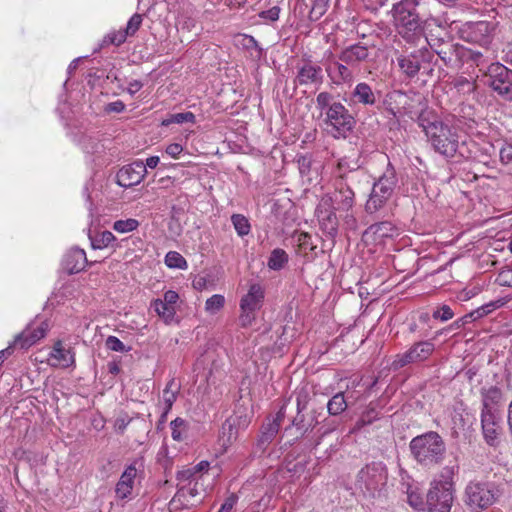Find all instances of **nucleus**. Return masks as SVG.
Here are the masks:
<instances>
[{"label":"nucleus","mask_w":512,"mask_h":512,"mask_svg":"<svg viewBox=\"0 0 512 512\" xmlns=\"http://www.w3.org/2000/svg\"><path fill=\"white\" fill-rule=\"evenodd\" d=\"M364 173L356 162L347 158L338 161L333 172L334 191L329 197L335 210L349 212L355 203L354 186L360 182Z\"/></svg>","instance_id":"nucleus-1"},{"label":"nucleus","mask_w":512,"mask_h":512,"mask_svg":"<svg viewBox=\"0 0 512 512\" xmlns=\"http://www.w3.org/2000/svg\"><path fill=\"white\" fill-rule=\"evenodd\" d=\"M316 108L320 111V117L326 131L334 138H345L352 131L355 120L349 110L335 96L322 91L316 96Z\"/></svg>","instance_id":"nucleus-2"},{"label":"nucleus","mask_w":512,"mask_h":512,"mask_svg":"<svg viewBox=\"0 0 512 512\" xmlns=\"http://www.w3.org/2000/svg\"><path fill=\"white\" fill-rule=\"evenodd\" d=\"M418 124L437 153L445 157L455 156L459 146L456 130L436 118L430 120L424 114L419 116Z\"/></svg>","instance_id":"nucleus-3"},{"label":"nucleus","mask_w":512,"mask_h":512,"mask_svg":"<svg viewBox=\"0 0 512 512\" xmlns=\"http://www.w3.org/2000/svg\"><path fill=\"white\" fill-rule=\"evenodd\" d=\"M425 0H401L392 7L394 23L399 35L407 42H415L422 35V27L416 7Z\"/></svg>","instance_id":"nucleus-4"},{"label":"nucleus","mask_w":512,"mask_h":512,"mask_svg":"<svg viewBox=\"0 0 512 512\" xmlns=\"http://www.w3.org/2000/svg\"><path fill=\"white\" fill-rule=\"evenodd\" d=\"M409 448L417 463L425 467L440 464L446 452L442 437L433 431L414 437Z\"/></svg>","instance_id":"nucleus-5"},{"label":"nucleus","mask_w":512,"mask_h":512,"mask_svg":"<svg viewBox=\"0 0 512 512\" xmlns=\"http://www.w3.org/2000/svg\"><path fill=\"white\" fill-rule=\"evenodd\" d=\"M398 185V177L394 167L388 163L385 171L374 182L369 199L365 204L366 212L372 214L385 206Z\"/></svg>","instance_id":"nucleus-6"},{"label":"nucleus","mask_w":512,"mask_h":512,"mask_svg":"<svg viewBox=\"0 0 512 512\" xmlns=\"http://www.w3.org/2000/svg\"><path fill=\"white\" fill-rule=\"evenodd\" d=\"M252 411L249 407L239 405L233 415L222 424L219 432L218 444L223 452L226 451L238 438L240 432L246 430L251 423Z\"/></svg>","instance_id":"nucleus-7"},{"label":"nucleus","mask_w":512,"mask_h":512,"mask_svg":"<svg viewBox=\"0 0 512 512\" xmlns=\"http://www.w3.org/2000/svg\"><path fill=\"white\" fill-rule=\"evenodd\" d=\"M426 42L445 66L451 69H459L460 49L462 45L455 43L444 30L440 29L438 34L433 32L429 33L426 36Z\"/></svg>","instance_id":"nucleus-8"},{"label":"nucleus","mask_w":512,"mask_h":512,"mask_svg":"<svg viewBox=\"0 0 512 512\" xmlns=\"http://www.w3.org/2000/svg\"><path fill=\"white\" fill-rule=\"evenodd\" d=\"M487 85L506 102H512V70L499 62L491 63L486 72Z\"/></svg>","instance_id":"nucleus-9"},{"label":"nucleus","mask_w":512,"mask_h":512,"mask_svg":"<svg viewBox=\"0 0 512 512\" xmlns=\"http://www.w3.org/2000/svg\"><path fill=\"white\" fill-rule=\"evenodd\" d=\"M387 481V469L381 462H372L363 467L357 476L356 485L369 496H374L385 486Z\"/></svg>","instance_id":"nucleus-10"},{"label":"nucleus","mask_w":512,"mask_h":512,"mask_svg":"<svg viewBox=\"0 0 512 512\" xmlns=\"http://www.w3.org/2000/svg\"><path fill=\"white\" fill-rule=\"evenodd\" d=\"M496 489L488 482H470L465 488V504L473 511L480 512L496 500Z\"/></svg>","instance_id":"nucleus-11"},{"label":"nucleus","mask_w":512,"mask_h":512,"mask_svg":"<svg viewBox=\"0 0 512 512\" xmlns=\"http://www.w3.org/2000/svg\"><path fill=\"white\" fill-rule=\"evenodd\" d=\"M454 500L453 482L433 481L426 496L428 512H450Z\"/></svg>","instance_id":"nucleus-12"},{"label":"nucleus","mask_w":512,"mask_h":512,"mask_svg":"<svg viewBox=\"0 0 512 512\" xmlns=\"http://www.w3.org/2000/svg\"><path fill=\"white\" fill-rule=\"evenodd\" d=\"M435 346L431 341L414 343L406 352L397 354L391 364L394 370L401 369L408 364L423 362L434 352Z\"/></svg>","instance_id":"nucleus-13"},{"label":"nucleus","mask_w":512,"mask_h":512,"mask_svg":"<svg viewBox=\"0 0 512 512\" xmlns=\"http://www.w3.org/2000/svg\"><path fill=\"white\" fill-rule=\"evenodd\" d=\"M496 24L489 21H478L468 25L466 40L478 44L483 50L489 52L495 34Z\"/></svg>","instance_id":"nucleus-14"},{"label":"nucleus","mask_w":512,"mask_h":512,"mask_svg":"<svg viewBox=\"0 0 512 512\" xmlns=\"http://www.w3.org/2000/svg\"><path fill=\"white\" fill-rule=\"evenodd\" d=\"M481 428L486 444L493 448L498 447L503 435L501 416L494 414H481Z\"/></svg>","instance_id":"nucleus-15"},{"label":"nucleus","mask_w":512,"mask_h":512,"mask_svg":"<svg viewBox=\"0 0 512 512\" xmlns=\"http://www.w3.org/2000/svg\"><path fill=\"white\" fill-rule=\"evenodd\" d=\"M325 71L332 84L340 86L352 84L355 75L350 65L337 59L331 58L325 63Z\"/></svg>","instance_id":"nucleus-16"},{"label":"nucleus","mask_w":512,"mask_h":512,"mask_svg":"<svg viewBox=\"0 0 512 512\" xmlns=\"http://www.w3.org/2000/svg\"><path fill=\"white\" fill-rule=\"evenodd\" d=\"M147 174L146 166L141 160L123 166L116 175L117 184L121 187H132L139 184Z\"/></svg>","instance_id":"nucleus-17"},{"label":"nucleus","mask_w":512,"mask_h":512,"mask_svg":"<svg viewBox=\"0 0 512 512\" xmlns=\"http://www.w3.org/2000/svg\"><path fill=\"white\" fill-rule=\"evenodd\" d=\"M398 235V229L390 221H382L370 225L363 233V238L366 242H371L375 245L385 244L387 239H391Z\"/></svg>","instance_id":"nucleus-18"},{"label":"nucleus","mask_w":512,"mask_h":512,"mask_svg":"<svg viewBox=\"0 0 512 512\" xmlns=\"http://www.w3.org/2000/svg\"><path fill=\"white\" fill-rule=\"evenodd\" d=\"M294 83L299 86H320L323 83L321 66L314 64L312 61L304 62L297 68Z\"/></svg>","instance_id":"nucleus-19"},{"label":"nucleus","mask_w":512,"mask_h":512,"mask_svg":"<svg viewBox=\"0 0 512 512\" xmlns=\"http://www.w3.org/2000/svg\"><path fill=\"white\" fill-rule=\"evenodd\" d=\"M285 418V406H282L275 417L263 424L257 441V447L264 451L274 440L279 432L281 424Z\"/></svg>","instance_id":"nucleus-20"},{"label":"nucleus","mask_w":512,"mask_h":512,"mask_svg":"<svg viewBox=\"0 0 512 512\" xmlns=\"http://www.w3.org/2000/svg\"><path fill=\"white\" fill-rule=\"evenodd\" d=\"M48 329L49 325L45 321H42L37 326H35V324H30L24 331L16 336L13 345L15 347H20L21 349H27L40 339L44 338Z\"/></svg>","instance_id":"nucleus-21"},{"label":"nucleus","mask_w":512,"mask_h":512,"mask_svg":"<svg viewBox=\"0 0 512 512\" xmlns=\"http://www.w3.org/2000/svg\"><path fill=\"white\" fill-rule=\"evenodd\" d=\"M480 395L482 400L481 414L500 415L499 406L503 398L501 389L496 386L483 387L480 390Z\"/></svg>","instance_id":"nucleus-22"},{"label":"nucleus","mask_w":512,"mask_h":512,"mask_svg":"<svg viewBox=\"0 0 512 512\" xmlns=\"http://www.w3.org/2000/svg\"><path fill=\"white\" fill-rule=\"evenodd\" d=\"M53 367L68 368L75 364V353L71 347H65L61 341H57L48 358Z\"/></svg>","instance_id":"nucleus-23"},{"label":"nucleus","mask_w":512,"mask_h":512,"mask_svg":"<svg viewBox=\"0 0 512 512\" xmlns=\"http://www.w3.org/2000/svg\"><path fill=\"white\" fill-rule=\"evenodd\" d=\"M137 464H142V460L133 461L122 473L115 489L118 498L125 499L131 494L137 476Z\"/></svg>","instance_id":"nucleus-24"},{"label":"nucleus","mask_w":512,"mask_h":512,"mask_svg":"<svg viewBox=\"0 0 512 512\" xmlns=\"http://www.w3.org/2000/svg\"><path fill=\"white\" fill-rule=\"evenodd\" d=\"M368 57V47L361 43L350 45L342 49L339 53V60L350 65L353 69L360 63L366 61Z\"/></svg>","instance_id":"nucleus-25"},{"label":"nucleus","mask_w":512,"mask_h":512,"mask_svg":"<svg viewBox=\"0 0 512 512\" xmlns=\"http://www.w3.org/2000/svg\"><path fill=\"white\" fill-rule=\"evenodd\" d=\"M377 92L366 82H359L350 93V100L354 104L372 107L377 103Z\"/></svg>","instance_id":"nucleus-26"},{"label":"nucleus","mask_w":512,"mask_h":512,"mask_svg":"<svg viewBox=\"0 0 512 512\" xmlns=\"http://www.w3.org/2000/svg\"><path fill=\"white\" fill-rule=\"evenodd\" d=\"M87 263L85 251L80 248H72L65 254L62 266L69 274H74L82 271Z\"/></svg>","instance_id":"nucleus-27"},{"label":"nucleus","mask_w":512,"mask_h":512,"mask_svg":"<svg viewBox=\"0 0 512 512\" xmlns=\"http://www.w3.org/2000/svg\"><path fill=\"white\" fill-rule=\"evenodd\" d=\"M316 215H317L321 230L326 235H328L332 238L335 237L337 235V231H338V219H337L334 207L332 209L323 208V205L321 204L316 209Z\"/></svg>","instance_id":"nucleus-28"},{"label":"nucleus","mask_w":512,"mask_h":512,"mask_svg":"<svg viewBox=\"0 0 512 512\" xmlns=\"http://www.w3.org/2000/svg\"><path fill=\"white\" fill-rule=\"evenodd\" d=\"M263 299L264 291L262 287L259 284H252L248 293L241 299V311H257L260 309Z\"/></svg>","instance_id":"nucleus-29"},{"label":"nucleus","mask_w":512,"mask_h":512,"mask_svg":"<svg viewBox=\"0 0 512 512\" xmlns=\"http://www.w3.org/2000/svg\"><path fill=\"white\" fill-rule=\"evenodd\" d=\"M308 403V393L302 389L297 392L296 395V405H297V416H295L292 420V425L299 432L302 437L308 431L311 430V424H306L304 416L300 415L301 411L304 410Z\"/></svg>","instance_id":"nucleus-30"},{"label":"nucleus","mask_w":512,"mask_h":512,"mask_svg":"<svg viewBox=\"0 0 512 512\" xmlns=\"http://www.w3.org/2000/svg\"><path fill=\"white\" fill-rule=\"evenodd\" d=\"M489 52L476 50L462 45L460 49L459 69L465 64L472 62L476 66H483L488 63Z\"/></svg>","instance_id":"nucleus-31"},{"label":"nucleus","mask_w":512,"mask_h":512,"mask_svg":"<svg viewBox=\"0 0 512 512\" xmlns=\"http://www.w3.org/2000/svg\"><path fill=\"white\" fill-rule=\"evenodd\" d=\"M398 64L406 76L415 77L421 69V56L416 54L401 56L398 58Z\"/></svg>","instance_id":"nucleus-32"},{"label":"nucleus","mask_w":512,"mask_h":512,"mask_svg":"<svg viewBox=\"0 0 512 512\" xmlns=\"http://www.w3.org/2000/svg\"><path fill=\"white\" fill-rule=\"evenodd\" d=\"M348 403L344 393L335 394L327 403V409L330 415H339L346 410Z\"/></svg>","instance_id":"nucleus-33"},{"label":"nucleus","mask_w":512,"mask_h":512,"mask_svg":"<svg viewBox=\"0 0 512 512\" xmlns=\"http://www.w3.org/2000/svg\"><path fill=\"white\" fill-rule=\"evenodd\" d=\"M179 392V385L175 383L174 379H171L165 389L163 390V401L165 404L166 412H169L177 399Z\"/></svg>","instance_id":"nucleus-34"},{"label":"nucleus","mask_w":512,"mask_h":512,"mask_svg":"<svg viewBox=\"0 0 512 512\" xmlns=\"http://www.w3.org/2000/svg\"><path fill=\"white\" fill-rule=\"evenodd\" d=\"M152 308L165 322L172 321L175 316L174 306L162 302L161 299H156L152 303Z\"/></svg>","instance_id":"nucleus-35"},{"label":"nucleus","mask_w":512,"mask_h":512,"mask_svg":"<svg viewBox=\"0 0 512 512\" xmlns=\"http://www.w3.org/2000/svg\"><path fill=\"white\" fill-rule=\"evenodd\" d=\"M288 262V254L280 248L274 249L268 260V267L272 270H280Z\"/></svg>","instance_id":"nucleus-36"},{"label":"nucleus","mask_w":512,"mask_h":512,"mask_svg":"<svg viewBox=\"0 0 512 512\" xmlns=\"http://www.w3.org/2000/svg\"><path fill=\"white\" fill-rule=\"evenodd\" d=\"M237 44L247 50H254L256 54L251 53L252 56L260 58L262 56L263 49L259 47L258 42L253 36L242 34L237 38Z\"/></svg>","instance_id":"nucleus-37"},{"label":"nucleus","mask_w":512,"mask_h":512,"mask_svg":"<svg viewBox=\"0 0 512 512\" xmlns=\"http://www.w3.org/2000/svg\"><path fill=\"white\" fill-rule=\"evenodd\" d=\"M170 427L173 440L182 441L185 438L188 424L184 419L177 417L170 423Z\"/></svg>","instance_id":"nucleus-38"},{"label":"nucleus","mask_w":512,"mask_h":512,"mask_svg":"<svg viewBox=\"0 0 512 512\" xmlns=\"http://www.w3.org/2000/svg\"><path fill=\"white\" fill-rule=\"evenodd\" d=\"M406 494L407 502L410 506L415 509H420L424 506L422 493L417 486L407 484Z\"/></svg>","instance_id":"nucleus-39"},{"label":"nucleus","mask_w":512,"mask_h":512,"mask_svg":"<svg viewBox=\"0 0 512 512\" xmlns=\"http://www.w3.org/2000/svg\"><path fill=\"white\" fill-rule=\"evenodd\" d=\"M165 264L169 268L186 269L187 262L185 258L176 251H170L165 256Z\"/></svg>","instance_id":"nucleus-40"},{"label":"nucleus","mask_w":512,"mask_h":512,"mask_svg":"<svg viewBox=\"0 0 512 512\" xmlns=\"http://www.w3.org/2000/svg\"><path fill=\"white\" fill-rule=\"evenodd\" d=\"M231 221L239 236H245L250 232V224L248 219L241 214H234Z\"/></svg>","instance_id":"nucleus-41"},{"label":"nucleus","mask_w":512,"mask_h":512,"mask_svg":"<svg viewBox=\"0 0 512 512\" xmlns=\"http://www.w3.org/2000/svg\"><path fill=\"white\" fill-rule=\"evenodd\" d=\"M139 222L136 219L129 218L125 220H117L113 224V229L119 233H128L138 228Z\"/></svg>","instance_id":"nucleus-42"},{"label":"nucleus","mask_w":512,"mask_h":512,"mask_svg":"<svg viewBox=\"0 0 512 512\" xmlns=\"http://www.w3.org/2000/svg\"><path fill=\"white\" fill-rule=\"evenodd\" d=\"M115 236L110 231H103L99 237L92 241V247L94 249H102L108 247L113 241H115Z\"/></svg>","instance_id":"nucleus-43"},{"label":"nucleus","mask_w":512,"mask_h":512,"mask_svg":"<svg viewBox=\"0 0 512 512\" xmlns=\"http://www.w3.org/2000/svg\"><path fill=\"white\" fill-rule=\"evenodd\" d=\"M105 346L108 350L115 352H129L131 350L130 346H126L116 336H108L107 339L105 340Z\"/></svg>","instance_id":"nucleus-44"},{"label":"nucleus","mask_w":512,"mask_h":512,"mask_svg":"<svg viewBox=\"0 0 512 512\" xmlns=\"http://www.w3.org/2000/svg\"><path fill=\"white\" fill-rule=\"evenodd\" d=\"M224 303V297L222 295L215 294L206 300L205 309L209 313L213 314L219 311L224 306Z\"/></svg>","instance_id":"nucleus-45"},{"label":"nucleus","mask_w":512,"mask_h":512,"mask_svg":"<svg viewBox=\"0 0 512 512\" xmlns=\"http://www.w3.org/2000/svg\"><path fill=\"white\" fill-rule=\"evenodd\" d=\"M194 123L195 122V115L192 112H183V113H176L172 114L168 120L163 122L164 125H168L171 123Z\"/></svg>","instance_id":"nucleus-46"},{"label":"nucleus","mask_w":512,"mask_h":512,"mask_svg":"<svg viewBox=\"0 0 512 512\" xmlns=\"http://www.w3.org/2000/svg\"><path fill=\"white\" fill-rule=\"evenodd\" d=\"M327 4L324 0H314L309 12V18L312 21L319 20L326 12Z\"/></svg>","instance_id":"nucleus-47"},{"label":"nucleus","mask_w":512,"mask_h":512,"mask_svg":"<svg viewBox=\"0 0 512 512\" xmlns=\"http://www.w3.org/2000/svg\"><path fill=\"white\" fill-rule=\"evenodd\" d=\"M494 307L495 306L493 303L483 305V306L477 308L476 310L471 311L470 313L466 314V319H470L471 322L476 321V320L488 315L490 312H492Z\"/></svg>","instance_id":"nucleus-48"},{"label":"nucleus","mask_w":512,"mask_h":512,"mask_svg":"<svg viewBox=\"0 0 512 512\" xmlns=\"http://www.w3.org/2000/svg\"><path fill=\"white\" fill-rule=\"evenodd\" d=\"M127 37H128V35L125 33L124 30H119V31H115V32L108 34L104 38L103 42H104V44H113V45L119 46L125 42Z\"/></svg>","instance_id":"nucleus-49"},{"label":"nucleus","mask_w":512,"mask_h":512,"mask_svg":"<svg viewBox=\"0 0 512 512\" xmlns=\"http://www.w3.org/2000/svg\"><path fill=\"white\" fill-rule=\"evenodd\" d=\"M142 15L135 13L128 21L127 26L125 28V33L128 36H133L140 28L142 24Z\"/></svg>","instance_id":"nucleus-50"},{"label":"nucleus","mask_w":512,"mask_h":512,"mask_svg":"<svg viewBox=\"0 0 512 512\" xmlns=\"http://www.w3.org/2000/svg\"><path fill=\"white\" fill-rule=\"evenodd\" d=\"M378 419V412L375 408H368L365 412L362 413L360 419L357 421V427H363L365 425L371 424L373 421Z\"/></svg>","instance_id":"nucleus-51"},{"label":"nucleus","mask_w":512,"mask_h":512,"mask_svg":"<svg viewBox=\"0 0 512 512\" xmlns=\"http://www.w3.org/2000/svg\"><path fill=\"white\" fill-rule=\"evenodd\" d=\"M453 316H454V313H453L452 309L450 308V306H448V305H442L439 309H437L433 313L434 319H439L443 322L450 320L451 318H453Z\"/></svg>","instance_id":"nucleus-52"},{"label":"nucleus","mask_w":512,"mask_h":512,"mask_svg":"<svg viewBox=\"0 0 512 512\" xmlns=\"http://www.w3.org/2000/svg\"><path fill=\"white\" fill-rule=\"evenodd\" d=\"M500 159L503 164H512V144H506L501 148Z\"/></svg>","instance_id":"nucleus-53"},{"label":"nucleus","mask_w":512,"mask_h":512,"mask_svg":"<svg viewBox=\"0 0 512 512\" xmlns=\"http://www.w3.org/2000/svg\"><path fill=\"white\" fill-rule=\"evenodd\" d=\"M299 246L302 249L313 250L315 247L311 243V236L308 233L302 232L298 236Z\"/></svg>","instance_id":"nucleus-54"},{"label":"nucleus","mask_w":512,"mask_h":512,"mask_svg":"<svg viewBox=\"0 0 512 512\" xmlns=\"http://www.w3.org/2000/svg\"><path fill=\"white\" fill-rule=\"evenodd\" d=\"M365 7L371 11H378L387 5L388 0H363Z\"/></svg>","instance_id":"nucleus-55"},{"label":"nucleus","mask_w":512,"mask_h":512,"mask_svg":"<svg viewBox=\"0 0 512 512\" xmlns=\"http://www.w3.org/2000/svg\"><path fill=\"white\" fill-rule=\"evenodd\" d=\"M457 469H458L457 466H445L442 469L441 474H440L441 479H439L438 481H451L452 482V477L455 474V472L457 471Z\"/></svg>","instance_id":"nucleus-56"},{"label":"nucleus","mask_w":512,"mask_h":512,"mask_svg":"<svg viewBox=\"0 0 512 512\" xmlns=\"http://www.w3.org/2000/svg\"><path fill=\"white\" fill-rule=\"evenodd\" d=\"M237 502V496L232 494L228 498H226L225 502L221 505L218 512H231L234 505Z\"/></svg>","instance_id":"nucleus-57"},{"label":"nucleus","mask_w":512,"mask_h":512,"mask_svg":"<svg viewBox=\"0 0 512 512\" xmlns=\"http://www.w3.org/2000/svg\"><path fill=\"white\" fill-rule=\"evenodd\" d=\"M124 109H125V104L121 100H117V101L107 104L105 111L120 113V112H123Z\"/></svg>","instance_id":"nucleus-58"},{"label":"nucleus","mask_w":512,"mask_h":512,"mask_svg":"<svg viewBox=\"0 0 512 512\" xmlns=\"http://www.w3.org/2000/svg\"><path fill=\"white\" fill-rule=\"evenodd\" d=\"M255 311H242L239 320L243 327L251 325L254 320Z\"/></svg>","instance_id":"nucleus-59"},{"label":"nucleus","mask_w":512,"mask_h":512,"mask_svg":"<svg viewBox=\"0 0 512 512\" xmlns=\"http://www.w3.org/2000/svg\"><path fill=\"white\" fill-rule=\"evenodd\" d=\"M182 151L183 147L178 143H172L166 147V153L173 158H177Z\"/></svg>","instance_id":"nucleus-60"},{"label":"nucleus","mask_w":512,"mask_h":512,"mask_svg":"<svg viewBox=\"0 0 512 512\" xmlns=\"http://www.w3.org/2000/svg\"><path fill=\"white\" fill-rule=\"evenodd\" d=\"M279 14H280V8L277 7V6H274V7L270 8L267 11H263L261 13V16L263 18H267V19H270L272 21H275V20H277L279 18Z\"/></svg>","instance_id":"nucleus-61"},{"label":"nucleus","mask_w":512,"mask_h":512,"mask_svg":"<svg viewBox=\"0 0 512 512\" xmlns=\"http://www.w3.org/2000/svg\"><path fill=\"white\" fill-rule=\"evenodd\" d=\"M179 299L178 294L175 291L168 290L164 293V299H161L162 302L173 306L177 300Z\"/></svg>","instance_id":"nucleus-62"},{"label":"nucleus","mask_w":512,"mask_h":512,"mask_svg":"<svg viewBox=\"0 0 512 512\" xmlns=\"http://www.w3.org/2000/svg\"><path fill=\"white\" fill-rule=\"evenodd\" d=\"M343 222L347 229L356 230L357 220L352 213L347 212V214L343 218Z\"/></svg>","instance_id":"nucleus-63"},{"label":"nucleus","mask_w":512,"mask_h":512,"mask_svg":"<svg viewBox=\"0 0 512 512\" xmlns=\"http://www.w3.org/2000/svg\"><path fill=\"white\" fill-rule=\"evenodd\" d=\"M503 61L512 66V43H509L503 50Z\"/></svg>","instance_id":"nucleus-64"}]
</instances>
